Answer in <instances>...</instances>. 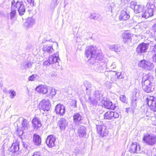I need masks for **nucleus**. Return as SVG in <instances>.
<instances>
[{
  "label": "nucleus",
  "instance_id": "nucleus-43",
  "mask_svg": "<svg viewBox=\"0 0 156 156\" xmlns=\"http://www.w3.org/2000/svg\"><path fill=\"white\" fill-rule=\"evenodd\" d=\"M59 61L60 59L58 57V54L57 53L55 54V56H54V62H55V63L58 65V62Z\"/></svg>",
  "mask_w": 156,
  "mask_h": 156
},
{
  "label": "nucleus",
  "instance_id": "nucleus-10",
  "mask_svg": "<svg viewBox=\"0 0 156 156\" xmlns=\"http://www.w3.org/2000/svg\"><path fill=\"white\" fill-rule=\"evenodd\" d=\"M17 127H20L23 130L27 129L29 127V124L27 120L23 117H20L15 123Z\"/></svg>",
  "mask_w": 156,
  "mask_h": 156
},
{
  "label": "nucleus",
  "instance_id": "nucleus-58",
  "mask_svg": "<svg viewBox=\"0 0 156 156\" xmlns=\"http://www.w3.org/2000/svg\"><path fill=\"white\" fill-rule=\"evenodd\" d=\"M155 48L156 49V44L155 45Z\"/></svg>",
  "mask_w": 156,
  "mask_h": 156
},
{
  "label": "nucleus",
  "instance_id": "nucleus-46",
  "mask_svg": "<svg viewBox=\"0 0 156 156\" xmlns=\"http://www.w3.org/2000/svg\"><path fill=\"white\" fill-rule=\"evenodd\" d=\"M51 64L49 60L45 61L43 62V64L45 66H48Z\"/></svg>",
  "mask_w": 156,
  "mask_h": 156
},
{
  "label": "nucleus",
  "instance_id": "nucleus-53",
  "mask_svg": "<svg viewBox=\"0 0 156 156\" xmlns=\"http://www.w3.org/2000/svg\"><path fill=\"white\" fill-rule=\"evenodd\" d=\"M154 31L156 32V24H155L154 25Z\"/></svg>",
  "mask_w": 156,
  "mask_h": 156
},
{
  "label": "nucleus",
  "instance_id": "nucleus-38",
  "mask_svg": "<svg viewBox=\"0 0 156 156\" xmlns=\"http://www.w3.org/2000/svg\"><path fill=\"white\" fill-rule=\"evenodd\" d=\"M18 128L17 129L18 131V134L19 135V137L21 138H22V135L23 133V130L21 129V128H20V127H18Z\"/></svg>",
  "mask_w": 156,
  "mask_h": 156
},
{
  "label": "nucleus",
  "instance_id": "nucleus-4",
  "mask_svg": "<svg viewBox=\"0 0 156 156\" xmlns=\"http://www.w3.org/2000/svg\"><path fill=\"white\" fill-rule=\"evenodd\" d=\"M54 43L51 40L43 39L42 43L43 44L42 50L44 52L48 53L49 54L54 53V50L52 47Z\"/></svg>",
  "mask_w": 156,
  "mask_h": 156
},
{
  "label": "nucleus",
  "instance_id": "nucleus-54",
  "mask_svg": "<svg viewBox=\"0 0 156 156\" xmlns=\"http://www.w3.org/2000/svg\"><path fill=\"white\" fill-rule=\"evenodd\" d=\"M76 101H75V105H74V106H75V107H76Z\"/></svg>",
  "mask_w": 156,
  "mask_h": 156
},
{
  "label": "nucleus",
  "instance_id": "nucleus-52",
  "mask_svg": "<svg viewBox=\"0 0 156 156\" xmlns=\"http://www.w3.org/2000/svg\"><path fill=\"white\" fill-rule=\"evenodd\" d=\"M52 90H50V93L51 94V95H55L56 93L55 92H54V93H52Z\"/></svg>",
  "mask_w": 156,
  "mask_h": 156
},
{
  "label": "nucleus",
  "instance_id": "nucleus-14",
  "mask_svg": "<svg viewBox=\"0 0 156 156\" xmlns=\"http://www.w3.org/2000/svg\"><path fill=\"white\" fill-rule=\"evenodd\" d=\"M130 7L134 10V12L136 13L140 12L142 11L144 9L143 6L137 5L136 2L134 1L131 2Z\"/></svg>",
  "mask_w": 156,
  "mask_h": 156
},
{
  "label": "nucleus",
  "instance_id": "nucleus-57",
  "mask_svg": "<svg viewBox=\"0 0 156 156\" xmlns=\"http://www.w3.org/2000/svg\"><path fill=\"white\" fill-rule=\"evenodd\" d=\"M153 0H148L150 1V2L151 1H152Z\"/></svg>",
  "mask_w": 156,
  "mask_h": 156
},
{
  "label": "nucleus",
  "instance_id": "nucleus-44",
  "mask_svg": "<svg viewBox=\"0 0 156 156\" xmlns=\"http://www.w3.org/2000/svg\"><path fill=\"white\" fill-rule=\"evenodd\" d=\"M119 117V114L116 112H113L112 114V119L114 118L115 119H117Z\"/></svg>",
  "mask_w": 156,
  "mask_h": 156
},
{
  "label": "nucleus",
  "instance_id": "nucleus-27",
  "mask_svg": "<svg viewBox=\"0 0 156 156\" xmlns=\"http://www.w3.org/2000/svg\"><path fill=\"white\" fill-rule=\"evenodd\" d=\"M36 90L37 92L42 93L43 94H45L48 92V87L45 86H38L36 88Z\"/></svg>",
  "mask_w": 156,
  "mask_h": 156
},
{
  "label": "nucleus",
  "instance_id": "nucleus-29",
  "mask_svg": "<svg viewBox=\"0 0 156 156\" xmlns=\"http://www.w3.org/2000/svg\"><path fill=\"white\" fill-rule=\"evenodd\" d=\"M109 48L112 51L115 52H119L121 50V47L118 45H113L109 46Z\"/></svg>",
  "mask_w": 156,
  "mask_h": 156
},
{
  "label": "nucleus",
  "instance_id": "nucleus-56",
  "mask_svg": "<svg viewBox=\"0 0 156 156\" xmlns=\"http://www.w3.org/2000/svg\"><path fill=\"white\" fill-rule=\"evenodd\" d=\"M55 44L56 45H57V46H58V44L57 42H55Z\"/></svg>",
  "mask_w": 156,
  "mask_h": 156
},
{
  "label": "nucleus",
  "instance_id": "nucleus-1",
  "mask_svg": "<svg viewBox=\"0 0 156 156\" xmlns=\"http://www.w3.org/2000/svg\"><path fill=\"white\" fill-rule=\"evenodd\" d=\"M85 55L89 63L93 65V68L95 71L101 72L105 69L106 64L101 61L103 58L102 53L95 47L93 46L87 47Z\"/></svg>",
  "mask_w": 156,
  "mask_h": 156
},
{
  "label": "nucleus",
  "instance_id": "nucleus-25",
  "mask_svg": "<svg viewBox=\"0 0 156 156\" xmlns=\"http://www.w3.org/2000/svg\"><path fill=\"white\" fill-rule=\"evenodd\" d=\"M123 41L125 43L130 42L131 41V35L129 33H124L122 34Z\"/></svg>",
  "mask_w": 156,
  "mask_h": 156
},
{
  "label": "nucleus",
  "instance_id": "nucleus-26",
  "mask_svg": "<svg viewBox=\"0 0 156 156\" xmlns=\"http://www.w3.org/2000/svg\"><path fill=\"white\" fill-rule=\"evenodd\" d=\"M33 142L36 145L40 146L41 143V139L39 135L34 134L33 135Z\"/></svg>",
  "mask_w": 156,
  "mask_h": 156
},
{
  "label": "nucleus",
  "instance_id": "nucleus-22",
  "mask_svg": "<svg viewBox=\"0 0 156 156\" xmlns=\"http://www.w3.org/2000/svg\"><path fill=\"white\" fill-rule=\"evenodd\" d=\"M19 144L18 143L13 144L11 147L10 151L16 155L19 153Z\"/></svg>",
  "mask_w": 156,
  "mask_h": 156
},
{
  "label": "nucleus",
  "instance_id": "nucleus-48",
  "mask_svg": "<svg viewBox=\"0 0 156 156\" xmlns=\"http://www.w3.org/2000/svg\"><path fill=\"white\" fill-rule=\"evenodd\" d=\"M22 142L23 147L27 149V147L28 143L27 142H25L23 140H22Z\"/></svg>",
  "mask_w": 156,
  "mask_h": 156
},
{
  "label": "nucleus",
  "instance_id": "nucleus-16",
  "mask_svg": "<svg viewBox=\"0 0 156 156\" xmlns=\"http://www.w3.org/2000/svg\"><path fill=\"white\" fill-rule=\"evenodd\" d=\"M55 111L57 114L63 115L66 112L65 106L61 104H58L55 106Z\"/></svg>",
  "mask_w": 156,
  "mask_h": 156
},
{
  "label": "nucleus",
  "instance_id": "nucleus-28",
  "mask_svg": "<svg viewBox=\"0 0 156 156\" xmlns=\"http://www.w3.org/2000/svg\"><path fill=\"white\" fill-rule=\"evenodd\" d=\"M74 122L78 124L82 120V116L79 113H76L74 114Z\"/></svg>",
  "mask_w": 156,
  "mask_h": 156
},
{
  "label": "nucleus",
  "instance_id": "nucleus-13",
  "mask_svg": "<svg viewBox=\"0 0 156 156\" xmlns=\"http://www.w3.org/2000/svg\"><path fill=\"white\" fill-rule=\"evenodd\" d=\"M97 132L102 137L106 136L108 135V131L107 129L106 126L102 124H96Z\"/></svg>",
  "mask_w": 156,
  "mask_h": 156
},
{
  "label": "nucleus",
  "instance_id": "nucleus-19",
  "mask_svg": "<svg viewBox=\"0 0 156 156\" xmlns=\"http://www.w3.org/2000/svg\"><path fill=\"white\" fill-rule=\"evenodd\" d=\"M153 14V9L150 8H147L142 13V17L147 19L151 17Z\"/></svg>",
  "mask_w": 156,
  "mask_h": 156
},
{
  "label": "nucleus",
  "instance_id": "nucleus-23",
  "mask_svg": "<svg viewBox=\"0 0 156 156\" xmlns=\"http://www.w3.org/2000/svg\"><path fill=\"white\" fill-rule=\"evenodd\" d=\"M34 129L35 130L38 129L41 126L40 121L37 118L34 119L32 121Z\"/></svg>",
  "mask_w": 156,
  "mask_h": 156
},
{
  "label": "nucleus",
  "instance_id": "nucleus-9",
  "mask_svg": "<svg viewBox=\"0 0 156 156\" xmlns=\"http://www.w3.org/2000/svg\"><path fill=\"white\" fill-rule=\"evenodd\" d=\"M149 47V44L148 43L142 42L137 47L136 50V52L138 54L141 55L147 52Z\"/></svg>",
  "mask_w": 156,
  "mask_h": 156
},
{
  "label": "nucleus",
  "instance_id": "nucleus-42",
  "mask_svg": "<svg viewBox=\"0 0 156 156\" xmlns=\"http://www.w3.org/2000/svg\"><path fill=\"white\" fill-rule=\"evenodd\" d=\"M55 56V54H54L53 55L50 56L49 58V60L51 64H54L55 63L54 62V57Z\"/></svg>",
  "mask_w": 156,
  "mask_h": 156
},
{
  "label": "nucleus",
  "instance_id": "nucleus-21",
  "mask_svg": "<svg viewBox=\"0 0 156 156\" xmlns=\"http://www.w3.org/2000/svg\"><path fill=\"white\" fill-rule=\"evenodd\" d=\"M104 105L105 108L108 109L114 110L116 108L115 105L109 100L104 101Z\"/></svg>",
  "mask_w": 156,
  "mask_h": 156
},
{
  "label": "nucleus",
  "instance_id": "nucleus-34",
  "mask_svg": "<svg viewBox=\"0 0 156 156\" xmlns=\"http://www.w3.org/2000/svg\"><path fill=\"white\" fill-rule=\"evenodd\" d=\"M106 66L107 67V69H109L111 70L115 69L116 67L115 62H113L111 64L108 63L107 65L106 64Z\"/></svg>",
  "mask_w": 156,
  "mask_h": 156
},
{
  "label": "nucleus",
  "instance_id": "nucleus-12",
  "mask_svg": "<svg viewBox=\"0 0 156 156\" xmlns=\"http://www.w3.org/2000/svg\"><path fill=\"white\" fill-rule=\"evenodd\" d=\"M146 101L150 108L153 111L156 112V98L153 96H148Z\"/></svg>",
  "mask_w": 156,
  "mask_h": 156
},
{
  "label": "nucleus",
  "instance_id": "nucleus-49",
  "mask_svg": "<svg viewBox=\"0 0 156 156\" xmlns=\"http://www.w3.org/2000/svg\"><path fill=\"white\" fill-rule=\"evenodd\" d=\"M32 156H41V154L40 152H35L34 153L33 155Z\"/></svg>",
  "mask_w": 156,
  "mask_h": 156
},
{
  "label": "nucleus",
  "instance_id": "nucleus-17",
  "mask_svg": "<svg viewBox=\"0 0 156 156\" xmlns=\"http://www.w3.org/2000/svg\"><path fill=\"white\" fill-rule=\"evenodd\" d=\"M55 136L52 135L48 136L46 140L47 146L49 147H51L55 146Z\"/></svg>",
  "mask_w": 156,
  "mask_h": 156
},
{
  "label": "nucleus",
  "instance_id": "nucleus-5",
  "mask_svg": "<svg viewBox=\"0 0 156 156\" xmlns=\"http://www.w3.org/2000/svg\"><path fill=\"white\" fill-rule=\"evenodd\" d=\"M102 96L101 91L96 90L94 92L93 97L89 96L88 101L91 107L96 106L98 104V101H99Z\"/></svg>",
  "mask_w": 156,
  "mask_h": 156
},
{
  "label": "nucleus",
  "instance_id": "nucleus-31",
  "mask_svg": "<svg viewBox=\"0 0 156 156\" xmlns=\"http://www.w3.org/2000/svg\"><path fill=\"white\" fill-rule=\"evenodd\" d=\"M84 84L85 87H86V90L87 91V93L89 95L90 93V90L92 86L91 83L87 81L84 82Z\"/></svg>",
  "mask_w": 156,
  "mask_h": 156
},
{
  "label": "nucleus",
  "instance_id": "nucleus-15",
  "mask_svg": "<svg viewBox=\"0 0 156 156\" xmlns=\"http://www.w3.org/2000/svg\"><path fill=\"white\" fill-rule=\"evenodd\" d=\"M140 145L138 143L134 142L132 144L129 151L131 153H138L140 152Z\"/></svg>",
  "mask_w": 156,
  "mask_h": 156
},
{
  "label": "nucleus",
  "instance_id": "nucleus-37",
  "mask_svg": "<svg viewBox=\"0 0 156 156\" xmlns=\"http://www.w3.org/2000/svg\"><path fill=\"white\" fill-rule=\"evenodd\" d=\"M57 5V0H52L50 5L51 9H54Z\"/></svg>",
  "mask_w": 156,
  "mask_h": 156
},
{
  "label": "nucleus",
  "instance_id": "nucleus-40",
  "mask_svg": "<svg viewBox=\"0 0 156 156\" xmlns=\"http://www.w3.org/2000/svg\"><path fill=\"white\" fill-rule=\"evenodd\" d=\"M98 17V14L95 13H93L91 14L89 16V18L90 19H94V20H96Z\"/></svg>",
  "mask_w": 156,
  "mask_h": 156
},
{
  "label": "nucleus",
  "instance_id": "nucleus-7",
  "mask_svg": "<svg viewBox=\"0 0 156 156\" xmlns=\"http://www.w3.org/2000/svg\"><path fill=\"white\" fill-rule=\"evenodd\" d=\"M105 73L106 75H108V78L110 79L112 82L116 81L117 79H121L122 78L120 72L116 73V71L110 70L109 72H105Z\"/></svg>",
  "mask_w": 156,
  "mask_h": 156
},
{
  "label": "nucleus",
  "instance_id": "nucleus-3",
  "mask_svg": "<svg viewBox=\"0 0 156 156\" xmlns=\"http://www.w3.org/2000/svg\"><path fill=\"white\" fill-rule=\"evenodd\" d=\"M11 4L12 8H16L20 16H22L25 14L26 12V8L23 1H17L16 2L14 0H12Z\"/></svg>",
  "mask_w": 156,
  "mask_h": 156
},
{
  "label": "nucleus",
  "instance_id": "nucleus-20",
  "mask_svg": "<svg viewBox=\"0 0 156 156\" xmlns=\"http://www.w3.org/2000/svg\"><path fill=\"white\" fill-rule=\"evenodd\" d=\"M35 24L34 20L32 17H29L26 20L25 23V27L27 28H31Z\"/></svg>",
  "mask_w": 156,
  "mask_h": 156
},
{
  "label": "nucleus",
  "instance_id": "nucleus-55",
  "mask_svg": "<svg viewBox=\"0 0 156 156\" xmlns=\"http://www.w3.org/2000/svg\"><path fill=\"white\" fill-rule=\"evenodd\" d=\"M154 123L155 125H156V120L154 121Z\"/></svg>",
  "mask_w": 156,
  "mask_h": 156
},
{
  "label": "nucleus",
  "instance_id": "nucleus-39",
  "mask_svg": "<svg viewBox=\"0 0 156 156\" xmlns=\"http://www.w3.org/2000/svg\"><path fill=\"white\" fill-rule=\"evenodd\" d=\"M120 99L124 103H127V99L125 95H121L120 97Z\"/></svg>",
  "mask_w": 156,
  "mask_h": 156
},
{
  "label": "nucleus",
  "instance_id": "nucleus-2",
  "mask_svg": "<svg viewBox=\"0 0 156 156\" xmlns=\"http://www.w3.org/2000/svg\"><path fill=\"white\" fill-rule=\"evenodd\" d=\"M153 79V77L151 75L148 74L143 76L142 81V88L145 92L150 93L153 91L154 88L151 82Z\"/></svg>",
  "mask_w": 156,
  "mask_h": 156
},
{
  "label": "nucleus",
  "instance_id": "nucleus-50",
  "mask_svg": "<svg viewBox=\"0 0 156 156\" xmlns=\"http://www.w3.org/2000/svg\"><path fill=\"white\" fill-rule=\"evenodd\" d=\"M114 4L113 3L109 5V9L108 10V11L112 12V6Z\"/></svg>",
  "mask_w": 156,
  "mask_h": 156
},
{
  "label": "nucleus",
  "instance_id": "nucleus-36",
  "mask_svg": "<svg viewBox=\"0 0 156 156\" xmlns=\"http://www.w3.org/2000/svg\"><path fill=\"white\" fill-rule=\"evenodd\" d=\"M138 100V98L135 96L133 97L131 104L133 107H135L136 106V104Z\"/></svg>",
  "mask_w": 156,
  "mask_h": 156
},
{
  "label": "nucleus",
  "instance_id": "nucleus-41",
  "mask_svg": "<svg viewBox=\"0 0 156 156\" xmlns=\"http://www.w3.org/2000/svg\"><path fill=\"white\" fill-rule=\"evenodd\" d=\"M9 93L10 94V97L11 98H13L16 95V92L14 90H10L9 91Z\"/></svg>",
  "mask_w": 156,
  "mask_h": 156
},
{
  "label": "nucleus",
  "instance_id": "nucleus-32",
  "mask_svg": "<svg viewBox=\"0 0 156 156\" xmlns=\"http://www.w3.org/2000/svg\"><path fill=\"white\" fill-rule=\"evenodd\" d=\"M113 112L108 111L105 112L104 114V119H112Z\"/></svg>",
  "mask_w": 156,
  "mask_h": 156
},
{
  "label": "nucleus",
  "instance_id": "nucleus-33",
  "mask_svg": "<svg viewBox=\"0 0 156 156\" xmlns=\"http://www.w3.org/2000/svg\"><path fill=\"white\" fill-rule=\"evenodd\" d=\"M33 63L29 62H25L21 65L23 69H27L29 68H31Z\"/></svg>",
  "mask_w": 156,
  "mask_h": 156
},
{
  "label": "nucleus",
  "instance_id": "nucleus-51",
  "mask_svg": "<svg viewBox=\"0 0 156 156\" xmlns=\"http://www.w3.org/2000/svg\"><path fill=\"white\" fill-rule=\"evenodd\" d=\"M152 59L154 62H156V54H155L153 56Z\"/></svg>",
  "mask_w": 156,
  "mask_h": 156
},
{
  "label": "nucleus",
  "instance_id": "nucleus-47",
  "mask_svg": "<svg viewBox=\"0 0 156 156\" xmlns=\"http://www.w3.org/2000/svg\"><path fill=\"white\" fill-rule=\"evenodd\" d=\"M27 2L30 4L31 6L34 5V0H27Z\"/></svg>",
  "mask_w": 156,
  "mask_h": 156
},
{
  "label": "nucleus",
  "instance_id": "nucleus-18",
  "mask_svg": "<svg viewBox=\"0 0 156 156\" xmlns=\"http://www.w3.org/2000/svg\"><path fill=\"white\" fill-rule=\"evenodd\" d=\"M68 121L64 118H62L58 121V125L61 130H65L68 126Z\"/></svg>",
  "mask_w": 156,
  "mask_h": 156
},
{
  "label": "nucleus",
  "instance_id": "nucleus-6",
  "mask_svg": "<svg viewBox=\"0 0 156 156\" xmlns=\"http://www.w3.org/2000/svg\"><path fill=\"white\" fill-rule=\"evenodd\" d=\"M143 140L147 144L152 146L156 143V136L147 133L144 135Z\"/></svg>",
  "mask_w": 156,
  "mask_h": 156
},
{
  "label": "nucleus",
  "instance_id": "nucleus-11",
  "mask_svg": "<svg viewBox=\"0 0 156 156\" xmlns=\"http://www.w3.org/2000/svg\"><path fill=\"white\" fill-rule=\"evenodd\" d=\"M51 106V104L48 100L44 99L40 102L38 108L41 111H48L50 110Z\"/></svg>",
  "mask_w": 156,
  "mask_h": 156
},
{
  "label": "nucleus",
  "instance_id": "nucleus-45",
  "mask_svg": "<svg viewBox=\"0 0 156 156\" xmlns=\"http://www.w3.org/2000/svg\"><path fill=\"white\" fill-rule=\"evenodd\" d=\"M36 76L35 75H32L28 77V80L29 81H34L35 79Z\"/></svg>",
  "mask_w": 156,
  "mask_h": 156
},
{
  "label": "nucleus",
  "instance_id": "nucleus-30",
  "mask_svg": "<svg viewBox=\"0 0 156 156\" xmlns=\"http://www.w3.org/2000/svg\"><path fill=\"white\" fill-rule=\"evenodd\" d=\"M86 132V128L84 126H81L78 129L79 135L80 137H83L85 136Z\"/></svg>",
  "mask_w": 156,
  "mask_h": 156
},
{
  "label": "nucleus",
  "instance_id": "nucleus-35",
  "mask_svg": "<svg viewBox=\"0 0 156 156\" xmlns=\"http://www.w3.org/2000/svg\"><path fill=\"white\" fill-rule=\"evenodd\" d=\"M15 8H12L11 6V11L10 12V17L11 19H12L16 15V10L15 9Z\"/></svg>",
  "mask_w": 156,
  "mask_h": 156
},
{
  "label": "nucleus",
  "instance_id": "nucleus-24",
  "mask_svg": "<svg viewBox=\"0 0 156 156\" xmlns=\"http://www.w3.org/2000/svg\"><path fill=\"white\" fill-rule=\"evenodd\" d=\"M130 17L129 13L124 10H122L119 16V19L121 20H126L128 19Z\"/></svg>",
  "mask_w": 156,
  "mask_h": 156
},
{
  "label": "nucleus",
  "instance_id": "nucleus-8",
  "mask_svg": "<svg viewBox=\"0 0 156 156\" xmlns=\"http://www.w3.org/2000/svg\"><path fill=\"white\" fill-rule=\"evenodd\" d=\"M138 66L145 70H151L154 67V65L153 63L145 60L140 61Z\"/></svg>",
  "mask_w": 156,
  "mask_h": 156
}]
</instances>
